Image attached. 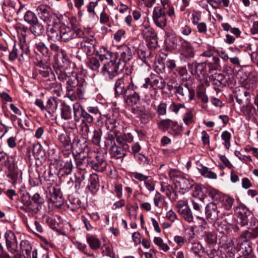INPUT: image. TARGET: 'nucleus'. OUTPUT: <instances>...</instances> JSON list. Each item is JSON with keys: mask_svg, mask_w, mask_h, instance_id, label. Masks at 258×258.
Wrapping results in <instances>:
<instances>
[{"mask_svg": "<svg viewBox=\"0 0 258 258\" xmlns=\"http://www.w3.org/2000/svg\"><path fill=\"white\" fill-rule=\"evenodd\" d=\"M131 81L126 80L124 77H121L115 81L114 84L115 96H123L124 102L128 106L137 104L140 100L139 93L135 90V86L132 78Z\"/></svg>", "mask_w": 258, "mask_h": 258, "instance_id": "1", "label": "nucleus"}, {"mask_svg": "<svg viewBox=\"0 0 258 258\" xmlns=\"http://www.w3.org/2000/svg\"><path fill=\"white\" fill-rule=\"evenodd\" d=\"M47 35L49 39L54 41L67 42L77 37H83L84 33L80 28L72 29L59 20L55 25L49 28Z\"/></svg>", "mask_w": 258, "mask_h": 258, "instance_id": "2", "label": "nucleus"}, {"mask_svg": "<svg viewBox=\"0 0 258 258\" xmlns=\"http://www.w3.org/2000/svg\"><path fill=\"white\" fill-rule=\"evenodd\" d=\"M87 82L77 74L70 76L67 80V95L72 101L83 99Z\"/></svg>", "mask_w": 258, "mask_h": 258, "instance_id": "3", "label": "nucleus"}, {"mask_svg": "<svg viewBox=\"0 0 258 258\" xmlns=\"http://www.w3.org/2000/svg\"><path fill=\"white\" fill-rule=\"evenodd\" d=\"M162 7H155L153 12V20L155 25L160 28L163 29L167 25L166 14L171 19L175 18L174 8L169 0H161Z\"/></svg>", "mask_w": 258, "mask_h": 258, "instance_id": "4", "label": "nucleus"}, {"mask_svg": "<svg viewBox=\"0 0 258 258\" xmlns=\"http://www.w3.org/2000/svg\"><path fill=\"white\" fill-rule=\"evenodd\" d=\"M124 67V64L121 63L117 58L110 59L104 63L101 73L106 79L112 80L120 73Z\"/></svg>", "mask_w": 258, "mask_h": 258, "instance_id": "5", "label": "nucleus"}, {"mask_svg": "<svg viewBox=\"0 0 258 258\" xmlns=\"http://www.w3.org/2000/svg\"><path fill=\"white\" fill-rule=\"evenodd\" d=\"M234 212L238 219L235 231L239 230V226L246 228L253 220L255 219L250 211L243 205L237 206L234 210Z\"/></svg>", "mask_w": 258, "mask_h": 258, "instance_id": "6", "label": "nucleus"}, {"mask_svg": "<svg viewBox=\"0 0 258 258\" xmlns=\"http://www.w3.org/2000/svg\"><path fill=\"white\" fill-rule=\"evenodd\" d=\"M174 89V94L178 100L183 102H189L194 99L195 91L188 87V83H180L172 86Z\"/></svg>", "mask_w": 258, "mask_h": 258, "instance_id": "7", "label": "nucleus"}, {"mask_svg": "<svg viewBox=\"0 0 258 258\" xmlns=\"http://www.w3.org/2000/svg\"><path fill=\"white\" fill-rule=\"evenodd\" d=\"M36 11L40 19L47 23L46 33L48 32L50 27L55 25L60 20L59 18L55 14H51L49 8L45 5H39L37 7Z\"/></svg>", "mask_w": 258, "mask_h": 258, "instance_id": "8", "label": "nucleus"}, {"mask_svg": "<svg viewBox=\"0 0 258 258\" xmlns=\"http://www.w3.org/2000/svg\"><path fill=\"white\" fill-rule=\"evenodd\" d=\"M189 71L192 75L195 76L197 79L202 81L204 80L208 76V68L204 61L198 63L196 61L189 62L188 64Z\"/></svg>", "mask_w": 258, "mask_h": 258, "instance_id": "9", "label": "nucleus"}, {"mask_svg": "<svg viewBox=\"0 0 258 258\" xmlns=\"http://www.w3.org/2000/svg\"><path fill=\"white\" fill-rule=\"evenodd\" d=\"M74 117L77 122H81V124H88L93 122L94 117L85 111L79 104L73 105Z\"/></svg>", "mask_w": 258, "mask_h": 258, "instance_id": "10", "label": "nucleus"}, {"mask_svg": "<svg viewBox=\"0 0 258 258\" xmlns=\"http://www.w3.org/2000/svg\"><path fill=\"white\" fill-rule=\"evenodd\" d=\"M6 246L7 250L11 254L18 252V242L15 233L11 230H8L4 234Z\"/></svg>", "mask_w": 258, "mask_h": 258, "instance_id": "11", "label": "nucleus"}, {"mask_svg": "<svg viewBox=\"0 0 258 258\" xmlns=\"http://www.w3.org/2000/svg\"><path fill=\"white\" fill-rule=\"evenodd\" d=\"M7 13L9 15L13 16L14 14L17 15H23L26 10V5L22 4L20 1H13L10 0L6 5L5 8Z\"/></svg>", "mask_w": 258, "mask_h": 258, "instance_id": "12", "label": "nucleus"}, {"mask_svg": "<svg viewBox=\"0 0 258 258\" xmlns=\"http://www.w3.org/2000/svg\"><path fill=\"white\" fill-rule=\"evenodd\" d=\"M177 212L187 222H194V217L192 212L188 205L187 202L184 200H179L176 205Z\"/></svg>", "mask_w": 258, "mask_h": 258, "instance_id": "13", "label": "nucleus"}, {"mask_svg": "<svg viewBox=\"0 0 258 258\" xmlns=\"http://www.w3.org/2000/svg\"><path fill=\"white\" fill-rule=\"evenodd\" d=\"M57 174L59 178L70 174L73 170V163L71 158L67 159L65 161L58 160L57 161Z\"/></svg>", "mask_w": 258, "mask_h": 258, "instance_id": "14", "label": "nucleus"}, {"mask_svg": "<svg viewBox=\"0 0 258 258\" xmlns=\"http://www.w3.org/2000/svg\"><path fill=\"white\" fill-rule=\"evenodd\" d=\"M82 41L80 42V49H82L87 55H91L95 51L96 39L93 36L83 37Z\"/></svg>", "mask_w": 258, "mask_h": 258, "instance_id": "15", "label": "nucleus"}, {"mask_svg": "<svg viewBox=\"0 0 258 258\" xmlns=\"http://www.w3.org/2000/svg\"><path fill=\"white\" fill-rule=\"evenodd\" d=\"M12 158H7V161H5V165L8 168V172L7 177L12 180L13 184L16 183L19 180V177L21 176L22 173L20 172L19 169L15 167L13 164Z\"/></svg>", "mask_w": 258, "mask_h": 258, "instance_id": "16", "label": "nucleus"}, {"mask_svg": "<svg viewBox=\"0 0 258 258\" xmlns=\"http://www.w3.org/2000/svg\"><path fill=\"white\" fill-rule=\"evenodd\" d=\"M62 197V195L59 187L54 186L49 188V194L47 195V197L49 201L56 204V206L61 205L63 203Z\"/></svg>", "mask_w": 258, "mask_h": 258, "instance_id": "17", "label": "nucleus"}, {"mask_svg": "<svg viewBox=\"0 0 258 258\" xmlns=\"http://www.w3.org/2000/svg\"><path fill=\"white\" fill-rule=\"evenodd\" d=\"M128 149L127 144H124L123 146L115 145L111 147L109 152L111 158L122 160L125 155L126 150Z\"/></svg>", "mask_w": 258, "mask_h": 258, "instance_id": "18", "label": "nucleus"}, {"mask_svg": "<svg viewBox=\"0 0 258 258\" xmlns=\"http://www.w3.org/2000/svg\"><path fill=\"white\" fill-rule=\"evenodd\" d=\"M219 213L217 205L214 202L209 203L206 207V218L210 222L218 220Z\"/></svg>", "mask_w": 258, "mask_h": 258, "instance_id": "19", "label": "nucleus"}, {"mask_svg": "<svg viewBox=\"0 0 258 258\" xmlns=\"http://www.w3.org/2000/svg\"><path fill=\"white\" fill-rule=\"evenodd\" d=\"M90 166L95 171L103 172L106 168L107 162L102 157L95 154L94 158H91Z\"/></svg>", "mask_w": 258, "mask_h": 258, "instance_id": "20", "label": "nucleus"}, {"mask_svg": "<svg viewBox=\"0 0 258 258\" xmlns=\"http://www.w3.org/2000/svg\"><path fill=\"white\" fill-rule=\"evenodd\" d=\"M194 184L193 180L190 181L184 177H178L176 180L175 186L180 189V192L184 194L192 187Z\"/></svg>", "mask_w": 258, "mask_h": 258, "instance_id": "21", "label": "nucleus"}, {"mask_svg": "<svg viewBox=\"0 0 258 258\" xmlns=\"http://www.w3.org/2000/svg\"><path fill=\"white\" fill-rule=\"evenodd\" d=\"M69 157L71 156L73 159L75 158L76 165L78 169L81 170H85L89 166L91 162V157L80 154L79 157H75L74 154L69 152Z\"/></svg>", "mask_w": 258, "mask_h": 258, "instance_id": "22", "label": "nucleus"}, {"mask_svg": "<svg viewBox=\"0 0 258 258\" xmlns=\"http://www.w3.org/2000/svg\"><path fill=\"white\" fill-rule=\"evenodd\" d=\"M209 76V81L215 86L218 87L225 86L227 83L225 75L222 73H210Z\"/></svg>", "mask_w": 258, "mask_h": 258, "instance_id": "23", "label": "nucleus"}, {"mask_svg": "<svg viewBox=\"0 0 258 258\" xmlns=\"http://www.w3.org/2000/svg\"><path fill=\"white\" fill-rule=\"evenodd\" d=\"M181 49L182 53L185 57L187 58H192L194 57V49L189 42L183 40L181 43Z\"/></svg>", "mask_w": 258, "mask_h": 258, "instance_id": "24", "label": "nucleus"}, {"mask_svg": "<svg viewBox=\"0 0 258 258\" xmlns=\"http://www.w3.org/2000/svg\"><path fill=\"white\" fill-rule=\"evenodd\" d=\"M208 68L209 73H212L220 68V59L217 56H213L204 61Z\"/></svg>", "mask_w": 258, "mask_h": 258, "instance_id": "25", "label": "nucleus"}, {"mask_svg": "<svg viewBox=\"0 0 258 258\" xmlns=\"http://www.w3.org/2000/svg\"><path fill=\"white\" fill-rule=\"evenodd\" d=\"M98 53L100 56V59L101 60L104 59L108 60L110 59L117 58V53H113L108 50L107 48L104 46H102L100 48L99 51H98Z\"/></svg>", "mask_w": 258, "mask_h": 258, "instance_id": "26", "label": "nucleus"}, {"mask_svg": "<svg viewBox=\"0 0 258 258\" xmlns=\"http://www.w3.org/2000/svg\"><path fill=\"white\" fill-rule=\"evenodd\" d=\"M34 51L37 53L39 52L45 57H49L51 55V52L49 51L48 48L41 41L36 42L34 45Z\"/></svg>", "mask_w": 258, "mask_h": 258, "instance_id": "27", "label": "nucleus"}, {"mask_svg": "<svg viewBox=\"0 0 258 258\" xmlns=\"http://www.w3.org/2000/svg\"><path fill=\"white\" fill-rule=\"evenodd\" d=\"M140 30L142 36L147 40L151 38L154 39L156 36L153 28L149 25L141 26Z\"/></svg>", "mask_w": 258, "mask_h": 258, "instance_id": "28", "label": "nucleus"}, {"mask_svg": "<svg viewBox=\"0 0 258 258\" xmlns=\"http://www.w3.org/2000/svg\"><path fill=\"white\" fill-rule=\"evenodd\" d=\"M86 241L91 250H95L100 247L101 243L99 239L93 235L87 234Z\"/></svg>", "mask_w": 258, "mask_h": 258, "instance_id": "29", "label": "nucleus"}, {"mask_svg": "<svg viewBox=\"0 0 258 258\" xmlns=\"http://www.w3.org/2000/svg\"><path fill=\"white\" fill-rule=\"evenodd\" d=\"M239 251L242 254L241 256H249L253 257V253L251 247V243L250 242H243L240 245Z\"/></svg>", "mask_w": 258, "mask_h": 258, "instance_id": "30", "label": "nucleus"}, {"mask_svg": "<svg viewBox=\"0 0 258 258\" xmlns=\"http://www.w3.org/2000/svg\"><path fill=\"white\" fill-rule=\"evenodd\" d=\"M120 48L122 51L120 52V57L119 59H122L123 62L121 63L125 64V62L130 61L132 58V52L131 49L126 45L122 46Z\"/></svg>", "mask_w": 258, "mask_h": 258, "instance_id": "31", "label": "nucleus"}, {"mask_svg": "<svg viewBox=\"0 0 258 258\" xmlns=\"http://www.w3.org/2000/svg\"><path fill=\"white\" fill-rule=\"evenodd\" d=\"M215 222V226L217 230L220 233L226 232L230 228L231 224L226 219L217 220Z\"/></svg>", "mask_w": 258, "mask_h": 258, "instance_id": "32", "label": "nucleus"}, {"mask_svg": "<svg viewBox=\"0 0 258 258\" xmlns=\"http://www.w3.org/2000/svg\"><path fill=\"white\" fill-rule=\"evenodd\" d=\"M116 134L115 131H108L106 135L104 141V145L106 148L110 149L111 147L116 145L115 142Z\"/></svg>", "mask_w": 258, "mask_h": 258, "instance_id": "33", "label": "nucleus"}, {"mask_svg": "<svg viewBox=\"0 0 258 258\" xmlns=\"http://www.w3.org/2000/svg\"><path fill=\"white\" fill-rule=\"evenodd\" d=\"M20 249L23 253L25 252L26 256L30 257L31 254L32 247L30 242L27 240H23L20 243ZM24 255V254H23Z\"/></svg>", "mask_w": 258, "mask_h": 258, "instance_id": "34", "label": "nucleus"}, {"mask_svg": "<svg viewBox=\"0 0 258 258\" xmlns=\"http://www.w3.org/2000/svg\"><path fill=\"white\" fill-rule=\"evenodd\" d=\"M90 184L88 186L92 192H95L99 187L98 176L95 173L90 175L89 178Z\"/></svg>", "mask_w": 258, "mask_h": 258, "instance_id": "35", "label": "nucleus"}, {"mask_svg": "<svg viewBox=\"0 0 258 258\" xmlns=\"http://www.w3.org/2000/svg\"><path fill=\"white\" fill-rule=\"evenodd\" d=\"M30 25V31L35 36L41 35L44 31L43 25L40 23L38 20Z\"/></svg>", "mask_w": 258, "mask_h": 258, "instance_id": "36", "label": "nucleus"}, {"mask_svg": "<svg viewBox=\"0 0 258 258\" xmlns=\"http://www.w3.org/2000/svg\"><path fill=\"white\" fill-rule=\"evenodd\" d=\"M58 106V101L55 98H50L47 102L45 109L50 114L55 112Z\"/></svg>", "mask_w": 258, "mask_h": 258, "instance_id": "37", "label": "nucleus"}, {"mask_svg": "<svg viewBox=\"0 0 258 258\" xmlns=\"http://www.w3.org/2000/svg\"><path fill=\"white\" fill-rule=\"evenodd\" d=\"M24 14V20L29 25L37 22V21L38 20L36 14L32 11L28 10L27 8Z\"/></svg>", "mask_w": 258, "mask_h": 258, "instance_id": "38", "label": "nucleus"}, {"mask_svg": "<svg viewBox=\"0 0 258 258\" xmlns=\"http://www.w3.org/2000/svg\"><path fill=\"white\" fill-rule=\"evenodd\" d=\"M234 202L233 198L226 195L223 197L220 204L226 210H229L232 208Z\"/></svg>", "mask_w": 258, "mask_h": 258, "instance_id": "39", "label": "nucleus"}, {"mask_svg": "<svg viewBox=\"0 0 258 258\" xmlns=\"http://www.w3.org/2000/svg\"><path fill=\"white\" fill-rule=\"evenodd\" d=\"M119 125L118 120L114 117H108L105 121V126L109 131H117Z\"/></svg>", "mask_w": 258, "mask_h": 258, "instance_id": "40", "label": "nucleus"}, {"mask_svg": "<svg viewBox=\"0 0 258 258\" xmlns=\"http://www.w3.org/2000/svg\"><path fill=\"white\" fill-rule=\"evenodd\" d=\"M33 152L35 159L37 160L43 159L45 157V152L39 144L34 146Z\"/></svg>", "mask_w": 258, "mask_h": 258, "instance_id": "41", "label": "nucleus"}, {"mask_svg": "<svg viewBox=\"0 0 258 258\" xmlns=\"http://www.w3.org/2000/svg\"><path fill=\"white\" fill-rule=\"evenodd\" d=\"M153 201L155 206L159 208H163L166 204L165 197L158 191L155 194Z\"/></svg>", "mask_w": 258, "mask_h": 258, "instance_id": "42", "label": "nucleus"}, {"mask_svg": "<svg viewBox=\"0 0 258 258\" xmlns=\"http://www.w3.org/2000/svg\"><path fill=\"white\" fill-rule=\"evenodd\" d=\"M86 64L87 67L93 71L98 72L100 67L99 60L95 57L89 58Z\"/></svg>", "mask_w": 258, "mask_h": 258, "instance_id": "43", "label": "nucleus"}, {"mask_svg": "<svg viewBox=\"0 0 258 258\" xmlns=\"http://www.w3.org/2000/svg\"><path fill=\"white\" fill-rule=\"evenodd\" d=\"M102 253L106 258H115V253L113 251L112 246L109 244H104L101 246Z\"/></svg>", "mask_w": 258, "mask_h": 258, "instance_id": "44", "label": "nucleus"}, {"mask_svg": "<svg viewBox=\"0 0 258 258\" xmlns=\"http://www.w3.org/2000/svg\"><path fill=\"white\" fill-rule=\"evenodd\" d=\"M182 130V127L179 125L177 121L172 120L168 130V133L176 136L179 135Z\"/></svg>", "mask_w": 258, "mask_h": 258, "instance_id": "45", "label": "nucleus"}, {"mask_svg": "<svg viewBox=\"0 0 258 258\" xmlns=\"http://www.w3.org/2000/svg\"><path fill=\"white\" fill-rule=\"evenodd\" d=\"M172 121L169 118L160 120L157 123L159 130L164 132L168 131Z\"/></svg>", "mask_w": 258, "mask_h": 258, "instance_id": "46", "label": "nucleus"}, {"mask_svg": "<svg viewBox=\"0 0 258 258\" xmlns=\"http://www.w3.org/2000/svg\"><path fill=\"white\" fill-rule=\"evenodd\" d=\"M166 86L165 80L160 77L155 78L152 82V87L158 89H163Z\"/></svg>", "mask_w": 258, "mask_h": 258, "instance_id": "47", "label": "nucleus"}, {"mask_svg": "<svg viewBox=\"0 0 258 258\" xmlns=\"http://www.w3.org/2000/svg\"><path fill=\"white\" fill-rule=\"evenodd\" d=\"M236 101L239 104H245L247 105L249 101V93L245 91L243 94H239L236 96Z\"/></svg>", "mask_w": 258, "mask_h": 258, "instance_id": "48", "label": "nucleus"}, {"mask_svg": "<svg viewBox=\"0 0 258 258\" xmlns=\"http://www.w3.org/2000/svg\"><path fill=\"white\" fill-rule=\"evenodd\" d=\"M191 250L196 255L198 256H201L204 252L203 246L198 242L192 243Z\"/></svg>", "mask_w": 258, "mask_h": 258, "instance_id": "49", "label": "nucleus"}, {"mask_svg": "<svg viewBox=\"0 0 258 258\" xmlns=\"http://www.w3.org/2000/svg\"><path fill=\"white\" fill-rule=\"evenodd\" d=\"M199 170L201 174L204 177L212 179H215L217 177L216 174L210 170L207 167L203 166Z\"/></svg>", "mask_w": 258, "mask_h": 258, "instance_id": "50", "label": "nucleus"}, {"mask_svg": "<svg viewBox=\"0 0 258 258\" xmlns=\"http://www.w3.org/2000/svg\"><path fill=\"white\" fill-rule=\"evenodd\" d=\"M256 219L253 220L249 224V225L246 228L251 231L253 234V239L258 237V223Z\"/></svg>", "mask_w": 258, "mask_h": 258, "instance_id": "51", "label": "nucleus"}, {"mask_svg": "<svg viewBox=\"0 0 258 258\" xmlns=\"http://www.w3.org/2000/svg\"><path fill=\"white\" fill-rule=\"evenodd\" d=\"M102 136V131L101 129L95 130L93 131V135L92 138V141L93 144L97 146H99L101 142Z\"/></svg>", "mask_w": 258, "mask_h": 258, "instance_id": "52", "label": "nucleus"}, {"mask_svg": "<svg viewBox=\"0 0 258 258\" xmlns=\"http://www.w3.org/2000/svg\"><path fill=\"white\" fill-rule=\"evenodd\" d=\"M204 239L209 244H214L217 241V235L214 232L206 233L204 236Z\"/></svg>", "mask_w": 258, "mask_h": 258, "instance_id": "53", "label": "nucleus"}, {"mask_svg": "<svg viewBox=\"0 0 258 258\" xmlns=\"http://www.w3.org/2000/svg\"><path fill=\"white\" fill-rule=\"evenodd\" d=\"M61 116L64 119H69L72 117V111L71 107L64 105L61 108Z\"/></svg>", "mask_w": 258, "mask_h": 258, "instance_id": "54", "label": "nucleus"}, {"mask_svg": "<svg viewBox=\"0 0 258 258\" xmlns=\"http://www.w3.org/2000/svg\"><path fill=\"white\" fill-rule=\"evenodd\" d=\"M221 138L224 141V145L226 149H228L230 147V140L231 134L230 133L225 131L223 132L221 135Z\"/></svg>", "mask_w": 258, "mask_h": 258, "instance_id": "55", "label": "nucleus"}, {"mask_svg": "<svg viewBox=\"0 0 258 258\" xmlns=\"http://www.w3.org/2000/svg\"><path fill=\"white\" fill-rule=\"evenodd\" d=\"M58 139L63 145L65 146H69L71 144V138L66 132H63L59 135Z\"/></svg>", "mask_w": 258, "mask_h": 258, "instance_id": "56", "label": "nucleus"}, {"mask_svg": "<svg viewBox=\"0 0 258 258\" xmlns=\"http://www.w3.org/2000/svg\"><path fill=\"white\" fill-rule=\"evenodd\" d=\"M167 45L171 49H175L177 46V39L174 36H169L165 39Z\"/></svg>", "mask_w": 258, "mask_h": 258, "instance_id": "57", "label": "nucleus"}, {"mask_svg": "<svg viewBox=\"0 0 258 258\" xmlns=\"http://www.w3.org/2000/svg\"><path fill=\"white\" fill-rule=\"evenodd\" d=\"M87 112L91 114V116L94 117V120L101 117V113L97 107L96 106H89L87 108Z\"/></svg>", "mask_w": 258, "mask_h": 258, "instance_id": "58", "label": "nucleus"}, {"mask_svg": "<svg viewBox=\"0 0 258 258\" xmlns=\"http://www.w3.org/2000/svg\"><path fill=\"white\" fill-rule=\"evenodd\" d=\"M167 105L165 102H161L157 107L156 113L159 116L165 115L167 114Z\"/></svg>", "mask_w": 258, "mask_h": 258, "instance_id": "59", "label": "nucleus"}, {"mask_svg": "<svg viewBox=\"0 0 258 258\" xmlns=\"http://www.w3.org/2000/svg\"><path fill=\"white\" fill-rule=\"evenodd\" d=\"M154 242L161 249L165 252L169 249V246L167 244L164 243L162 239L160 237H155L154 239Z\"/></svg>", "mask_w": 258, "mask_h": 258, "instance_id": "60", "label": "nucleus"}, {"mask_svg": "<svg viewBox=\"0 0 258 258\" xmlns=\"http://www.w3.org/2000/svg\"><path fill=\"white\" fill-rule=\"evenodd\" d=\"M18 46V50L20 51V52H19L20 56L23 57L24 55H28L30 51L27 45L25 42L20 43Z\"/></svg>", "mask_w": 258, "mask_h": 258, "instance_id": "61", "label": "nucleus"}, {"mask_svg": "<svg viewBox=\"0 0 258 258\" xmlns=\"http://www.w3.org/2000/svg\"><path fill=\"white\" fill-rule=\"evenodd\" d=\"M78 248L83 252L85 254L87 255L89 257H94V253L91 251L90 249L85 244L79 243L78 245Z\"/></svg>", "mask_w": 258, "mask_h": 258, "instance_id": "62", "label": "nucleus"}, {"mask_svg": "<svg viewBox=\"0 0 258 258\" xmlns=\"http://www.w3.org/2000/svg\"><path fill=\"white\" fill-rule=\"evenodd\" d=\"M56 75H53L54 76L55 79L57 77L58 80L64 82L65 80L67 81V80L70 76H67L66 74L63 72L61 69H57L55 70Z\"/></svg>", "mask_w": 258, "mask_h": 258, "instance_id": "63", "label": "nucleus"}, {"mask_svg": "<svg viewBox=\"0 0 258 258\" xmlns=\"http://www.w3.org/2000/svg\"><path fill=\"white\" fill-rule=\"evenodd\" d=\"M75 178L76 179L75 182V187L80 186L81 182L85 179V172L84 170H81L75 174Z\"/></svg>", "mask_w": 258, "mask_h": 258, "instance_id": "64", "label": "nucleus"}]
</instances>
